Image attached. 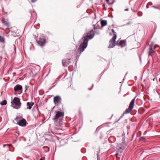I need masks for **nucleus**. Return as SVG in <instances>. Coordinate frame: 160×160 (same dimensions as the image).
<instances>
[{
  "label": "nucleus",
  "mask_w": 160,
  "mask_h": 160,
  "mask_svg": "<svg viewBox=\"0 0 160 160\" xmlns=\"http://www.w3.org/2000/svg\"><path fill=\"white\" fill-rule=\"evenodd\" d=\"M94 36V31L93 30H92L90 32V33H88V34L85 36L83 39H82L83 42L80 44L78 50L76 52L75 59L77 60L78 59L82 52L84 51L87 47L88 40L92 38Z\"/></svg>",
  "instance_id": "1"
},
{
  "label": "nucleus",
  "mask_w": 160,
  "mask_h": 160,
  "mask_svg": "<svg viewBox=\"0 0 160 160\" xmlns=\"http://www.w3.org/2000/svg\"><path fill=\"white\" fill-rule=\"evenodd\" d=\"M135 97L132 99L130 102L129 107L125 110V113L126 114L128 113L131 112L132 109L135 102Z\"/></svg>",
  "instance_id": "2"
},
{
  "label": "nucleus",
  "mask_w": 160,
  "mask_h": 160,
  "mask_svg": "<svg viewBox=\"0 0 160 160\" xmlns=\"http://www.w3.org/2000/svg\"><path fill=\"white\" fill-rule=\"evenodd\" d=\"M61 98L59 96H57L53 98V102L56 105L61 103Z\"/></svg>",
  "instance_id": "3"
},
{
  "label": "nucleus",
  "mask_w": 160,
  "mask_h": 160,
  "mask_svg": "<svg viewBox=\"0 0 160 160\" xmlns=\"http://www.w3.org/2000/svg\"><path fill=\"white\" fill-rule=\"evenodd\" d=\"M37 42L39 45L43 46L45 44L46 40L44 37H41L39 38V40L37 41Z\"/></svg>",
  "instance_id": "4"
},
{
  "label": "nucleus",
  "mask_w": 160,
  "mask_h": 160,
  "mask_svg": "<svg viewBox=\"0 0 160 160\" xmlns=\"http://www.w3.org/2000/svg\"><path fill=\"white\" fill-rule=\"evenodd\" d=\"M64 116V113L60 111H58L57 112V113L56 116L54 117L53 119L56 120L57 119L61 118L62 117Z\"/></svg>",
  "instance_id": "5"
},
{
  "label": "nucleus",
  "mask_w": 160,
  "mask_h": 160,
  "mask_svg": "<svg viewBox=\"0 0 160 160\" xmlns=\"http://www.w3.org/2000/svg\"><path fill=\"white\" fill-rule=\"evenodd\" d=\"M124 148H125L124 147H122V146L119 147L117 151V153L116 154V156L117 157L118 155L121 156L122 155L121 153L123 152Z\"/></svg>",
  "instance_id": "6"
},
{
  "label": "nucleus",
  "mask_w": 160,
  "mask_h": 160,
  "mask_svg": "<svg viewBox=\"0 0 160 160\" xmlns=\"http://www.w3.org/2000/svg\"><path fill=\"white\" fill-rule=\"evenodd\" d=\"M27 121L25 119H22V120H20L18 122V124L20 126H25L26 125Z\"/></svg>",
  "instance_id": "7"
},
{
  "label": "nucleus",
  "mask_w": 160,
  "mask_h": 160,
  "mask_svg": "<svg viewBox=\"0 0 160 160\" xmlns=\"http://www.w3.org/2000/svg\"><path fill=\"white\" fill-rule=\"evenodd\" d=\"M13 102L17 106H20L21 105L19 99L18 98H15L13 100Z\"/></svg>",
  "instance_id": "8"
},
{
  "label": "nucleus",
  "mask_w": 160,
  "mask_h": 160,
  "mask_svg": "<svg viewBox=\"0 0 160 160\" xmlns=\"http://www.w3.org/2000/svg\"><path fill=\"white\" fill-rule=\"evenodd\" d=\"M69 59H64L62 61V64L64 66H67L69 64Z\"/></svg>",
  "instance_id": "9"
},
{
  "label": "nucleus",
  "mask_w": 160,
  "mask_h": 160,
  "mask_svg": "<svg viewBox=\"0 0 160 160\" xmlns=\"http://www.w3.org/2000/svg\"><path fill=\"white\" fill-rule=\"evenodd\" d=\"M22 89V86L19 84L16 85L14 88V89L15 91H18L19 90H21Z\"/></svg>",
  "instance_id": "10"
},
{
  "label": "nucleus",
  "mask_w": 160,
  "mask_h": 160,
  "mask_svg": "<svg viewBox=\"0 0 160 160\" xmlns=\"http://www.w3.org/2000/svg\"><path fill=\"white\" fill-rule=\"evenodd\" d=\"M34 103L33 102H28L27 103V109H31L32 108V106L34 105Z\"/></svg>",
  "instance_id": "11"
},
{
  "label": "nucleus",
  "mask_w": 160,
  "mask_h": 160,
  "mask_svg": "<svg viewBox=\"0 0 160 160\" xmlns=\"http://www.w3.org/2000/svg\"><path fill=\"white\" fill-rule=\"evenodd\" d=\"M2 24L4 25L7 27H9V23L8 21H6L4 19H2Z\"/></svg>",
  "instance_id": "12"
},
{
  "label": "nucleus",
  "mask_w": 160,
  "mask_h": 160,
  "mask_svg": "<svg viewBox=\"0 0 160 160\" xmlns=\"http://www.w3.org/2000/svg\"><path fill=\"white\" fill-rule=\"evenodd\" d=\"M155 48V47H150L149 48V51L148 52L149 55H150V54L153 53L155 52V51H154V49Z\"/></svg>",
  "instance_id": "13"
},
{
  "label": "nucleus",
  "mask_w": 160,
  "mask_h": 160,
  "mask_svg": "<svg viewBox=\"0 0 160 160\" xmlns=\"http://www.w3.org/2000/svg\"><path fill=\"white\" fill-rule=\"evenodd\" d=\"M116 45L115 42H112L110 41V44L108 47V48H111L113 47Z\"/></svg>",
  "instance_id": "14"
},
{
  "label": "nucleus",
  "mask_w": 160,
  "mask_h": 160,
  "mask_svg": "<svg viewBox=\"0 0 160 160\" xmlns=\"http://www.w3.org/2000/svg\"><path fill=\"white\" fill-rule=\"evenodd\" d=\"M125 42L124 40H121L119 41H117V44L120 45H122Z\"/></svg>",
  "instance_id": "15"
},
{
  "label": "nucleus",
  "mask_w": 160,
  "mask_h": 160,
  "mask_svg": "<svg viewBox=\"0 0 160 160\" xmlns=\"http://www.w3.org/2000/svg\"><path fill=\"white\" fill-rule=\"evenodd\" d=\"M101 23L102 26H104L107 24V22L106 21L103 20L101 21Z\"/></svg>",
  "instance_id": "16"
},
{
  "label": "nucleus",
  "mask_w": 160,
  "mask_h": 160,
  "mask_svg": "<svg viewBox=\"0 0 160 160\" xmlns=\"http://www.w3.org/2000/svg\"><path fill=\"white\" fill-rule=\"evenodd\" d=\"M117 37L116 35H115L113 36V37L110 40V41L112 42H115V39Z\"/></svg>",
  "instance_id": "17"
},
{
  "label": "nucleus",
  "mask_w": 160,
  "mask_h": 160,
  "mask_svg": "<svg viewBox=\"0 0 160 160\" xmlns=\"http://www.w3.org/2000/svg\"><path fill=\"white\" fill-rule=\"evenodd\" d=\"M7 102L6 100H4L0 103V104L2 105H4L7 104Z\"/></svg>",
  "instance_id": "18"
},
{
  "label": "nucleus",
  "mask_w": 160,
  "mask_h": 160,
  "mask_svg": "<svg viewBox=\"0 0 160 160\" xmlns=\"http://www.w3.org/2000/svg\"><path fill=\"white\" fill-rule=\"evenodd\" d=\"M106 1L108 2L109 4H112L114 2V0H106Z\"/></svg>",
  "instance_id": "19"
},
{
  "label": "nucleus",
  "mask_w": 160,
  "mask_h": 160,
  "mask_svg": "<svg viewBox=\"0 0 160 160\" xmlns=\"http://www.w3.org/2000/svg\"><path fill=\"white\" fill-rule=\"evenodd\" d=\"M0 42H5L4 38L1 36H0Z\"/></svg>",
  "instance_id": "20"
},
{
  "label": "nucleus",
  "mask_w": 160,
  "mask_h": 160,
  "mask_svg": "<svg viewBox=\"0 0 160 160\" xmlns=\"http://www.w3.org/2000/svg\"><path fill=\"white\" fill-rule=\"evenodd\" d=\"M145 140V138L144 137H142L140 138V140L141 141H143Z\"/></svg>",
  "instance_id": "21"
},
{
  "label": "nucleus",
  "mask_w": 160,
  "mask_h": 160,
  "mask_svg": "<svg viewBox=\"0 0 160 160\" xmlns=\"http://www.w3.org/2000/svg\"><path fill=\"white\" fill-rule=\"evenodd\" d=\"M112 32L114 35H116V32H115V31H114V30L113 29H112Z\"/></svg>",
  "instance_id": "22"
},
{
  "label": "nucleus",
  "mask_w": 160,
  "mask_h": 160,
  "mask_svg": "<svg viewBox=\"0 0 160 160\" xmlns=\"http://www.w3.org/2000/svg\"><path fill=\"white\" fill-rule=\"evenodd\" d=\"M154 44V42H152L150 43V47H153V45Z\"/></svg>",
  "instance_id": "23"
},
{
  "label": "nucleus",
  "mask_w": 160,
  "mask_h": 160,
  "mask_svg": "<svg viewBox=\"0 0 160 160\" xmlns=\"http://www.w3.org/2000/svg\"><path fill=\"white\" fill-rule=\"evenodd\" d=\"M36 0H31V2L32 3L36 2Z\"/></svg>",
  "instance_id": "24"
},
{
  "label": "nucleus",
  "mask_w": 160,
  "mask_h": 160,
  "mask_svg": "<svg viewBox=\"0 0 160 160\" xmlns=\"http://www.w3.org/2000/svg\"><path fill=\"white\" fill-rule=\"evenodd\" d=\"M131 23V22H128V23H127L126 25H130Z\"/></svg>",
  "instance_id": "25"
},
{
  "label": "nucleus",
  "mask_w": 160,
  "mask_h": 160,
  "mask_svg": "<svg viewBox=\"0 0 160 160\" xmlns=\"http://www.w3.org/2000/svg\"><path fill=\"white\" fill-rule=\"evenodd\" d=\"M99 154H97V158H98H98H99Z\"/></svg>",
  "instance_id": "26"
},
{
  "label": "nucleus",
  "mask_w": 160,
  "mask_h": 160,
  "mask_svg": "<svg viewBox=\"0 0 160 160\" xmlns=\"http://www.w3.org/2000/svg\"><path fill=\"white\" fill-rule=\"evenodd\" d=\"M125 11H128V9H125Z\"/></svg>",
  "instance_id": "27"
},
{
  "label": "nucleus",
  "mask_w": 160,
  "mask_h": 160,
  "mask_svg": "<svg viewBox=\"0 0 160 160\" xmlns=\"http://www.w3.org/2000/svg\"><path fill=\"white\" fill-rule=\"evenodd\" d=\"M152 7H154V8H157V7H156L155 6H152Z\"/></svg>",
  "instance_id": "28"
},
{
  "label": "nucleus",
  "mask_w": 160,
  "mask_h": 160,
  "mask_svg": "<svg viewBox=\"0 0 160 160\" xmlns=\"http://www.w3.org/2000/svg\"><path fill=\"white\" fill-rule=\"evenodd\" d=\"M92 89V88H88V89L89 90H91Z\"/></svg>",
  "instance_id": "29"
},
{
  "label": "nucleus",
  "mask_w": 160,
  "mask_h": 160,
  "mask_svg": "<svg viewBox=\"0 0 160 160\" xmlns=\"http://www.w3.org/2000/svg\"><path fill=\"white\" fill-rule=\"evenodd\" d=\"M39 160H43L42 158H41Z\"/></svg>",
  "instance_id": "30"
},
{
  "label": "nucleus",
  "mask_w": 160,
  "mask_h": 160,
  "mask_svg": "<svg viewBox=\"0 0 160 160\" xmlns=\"http://www.w3.org/2000/svg\"><path fill=\"white\" fill-rule=\"evenodd\" d=\"M135 78H137V77H135Z\"/></svg>",
  "instance_id": "31"
},
{
  "label": "nucleus",
  "mask_w": 160,
  "mask_h": 160,
  "mask_svg": "<svg viewBox=\"0 0 160 160\" xmlns=\"http://www.w3.org/2000/svg\"><path fill=\"white\" fill-rule=\"evenodd\" d=\"M135 78H137V77H135Z\"/></svg>",
  "instance_id": "32"
},
{
  "label": "nucleus",
  "mask_w": 160,
  "mask_h": 160,
  "mask_svg": "<svg viewBox=\"0 0 160 160\" xmlns=\"http://www.w3.org/2000/svg\"><path fill=\"white\" fill-rule=\"evenodd\" d=\"M93 84L92 85V87H93Z\"/></svg>",
  "instance_id": "33"
}]
</instances>
